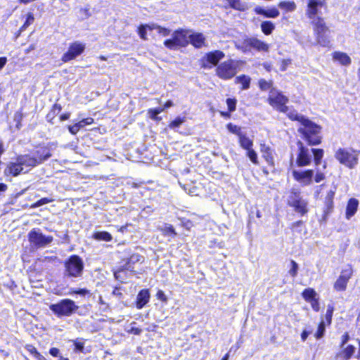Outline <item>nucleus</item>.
<instances>
[{
    "label": "nucleus",
    "mask_w": 360,
    "mask_h": 360,
    "mask_svg": "<svg viewBox=\"0 0 360 360\" xmlns=\"http://www.w3.org/2000/svg\"><path fill=\"white\" fill-rule=\"evenodd\" d=\"M46 148H40L32 156L25 155L19 156L15 162L10 163L5 169L7 176H15L20 173H27L32 167L41 163L51 157Z\"/></svg>",
    "instance_id": "1"
},
{
    "label": "nucleus",
    "mask_w": 360,
    "mask_h": 360,
    "mask_svg": "<svg viewBox=\"0 0 360 360\" xmlns=\"http://www.w3.org/2000/svg\"><path fill=\"white\" fill-rule=\"evenodd\" d=\"M321 128L319 126L306 119L298 131L303 134L304 138L309 145H318L321 143Z\"/></svg>",
    "instance_id": "2"
},
{
    "label": "nucleus",
    "mask_w": 360,
    "mask_h": 360,
    "mask_svg": "<svg viewBox=\"0 0 360 360\" xmlns=\"http://www.w3.org/2000/svg\"><path fill=\"white\" fill-rule=\"evenodd\" d=\"M311 23L313 26L317 44L324 47L328 46L330 44V40L327 34L328 27L326 26L324 19L321 17H317L311 20Z\"/></svg>",
    "instance_id": "3"
},
{
    "label": "nucleus",
    "mask_w": 360,
    "mask_h": 360,
    "mask_svg": "<svg viewBox=\"0 0 360 360\" xmlns=\"http://www.w3.org/2000/svg\"><path fill=\"white\" fill-rule=\"evenodd\" d=\"M239 63V61L233 59L224 61L217 67L216 75L222 79H230L237 74Z\"/></svg>",
    "instance_id": "4"
},
{
    "label": "nucleus",
    "mask_w": 360,
    "mask_h": 360,
    "mask_svg": "<svg viewBox=\"0 0 360 360\" xmlns=\"http://www.w3.org/2000/svg\"><path fill=\"white\" fill-rule=\"evenodd\" d=\"M189 30L179 29L175 30L172 34V38L164 41V45L171 49L174 50L179 47H184L188 43Z\"/></svg>",
    "instance_id": "5"
},
{
    "label": "nucleus",
    "mask_w": 360,
    "mask_h": 360,
    "mask_svg": "<svg viewBox=\"0 0 360 360\" xmlns=\"http://www.w3.org/2000/svg\"><path fill=\"white\" fill-rule=\"evenodd\" d=\"M335 158L342 165L354 168L358 164L359 152L347 148H339L335 153Z\"/></svg>",
    "instance_id": "6"
},
{
    "label": "nucleus",
    "mask_w": 360,
    "mask_h": 360,
    "mask_svg": "<svg viewBox=\"0 0 360 360\" xmlns=\"http://www.w3.org/2000/svg\"><path fill=\"white\" fill-rule=\"evenodd\" d=\"M78 307L70 299H64L50 306V309L58 316H69L75 313Z\"/></svg>",
    "instance_id": "7"
},
{
    "label": "nucleus",
    "mask_w": 360,
    "mask_h": 360,
    "mask_svg": "<svg viewBox=\"0 0 360 360\" xmlns=\"http://www.w3.org/2000/svg\"><path fill=\"white\" fill-rule=\"evenodd\" d=\"M268 101L272 107L280 112H287L289 110L288 107L285 105L288 101V98L275 89L271 90Z\"/></svg>",
    "instance_id": "8"
},
{
    "label": "nucleus",
    "mask_w": 360,
    "mask_h": 360,
    "mask_svg": "<svg viewBox=\"0 0 360 360\" xmlns=\"http://www.w3.org/2000/svg\"><path fill=\"white\" fill-rule=\"evenodd\" d=\"M288 205L294 208V210L301 215L307 212V202L300 195V193L292 191L288 198Z\"/></svg>",
    "instance_id": "9"
},
{
    "label": "nucleus",
    "mask_w": 360,
    "mask_h": 360,
    "mask_svg": "<svg viewBox=\"0 0 360 360\" xmlns=\"http://www.w3.org/2000/svg\"><path fill=\"white\" fill-rule=\"evenodd\" d=\"M83 262L82 259L77 256L72 255L65 262V269L68 275L77 277L81 275L83 270Z\"/></svg>",
    "instance_id": "10"
},
{
    "label": "nucleus",
    "mask_w": 360,
    "mask_h": 360,
    "mask_svg": "<svg viewBox=\"0 0 360 360\" xmlns=\"http://www.w3.org/2000/svg\"><path fill=\"white\" fill-rule=\"evenodd\" d=\"M326 6V0H307L306 15L310 20L319 17L320 9Z\"/></svg>",
    "instance_id": "11"
},
{
    "label": "nucleus",
    "mask_w": 360,
    "mask_h": 360,
    "mask_svg": "<svg viewBox=\"0 0 360 360\" xmlns=\"http://www.w3.org/2000/svg\"><path fill=\"white\" fill-rule=\"evenodd\" d=\"M298 153L296 158V164L299 167L309 165L311 162V150L304 146L301 141L297 142Z\"/></svg>",
    "instance_id": "12"
},
{
    "label": "nucleus",
    "mask_w": 360,
    "mask_h": 360,
    "mask_svg": "<svg viewBox=\"0 0 360 360\" xmlns=\"http://www.w3.org/2000/svg\"><path fill=\"white\" fill-rule=\"evenodd\" d=\"M85 45L81 42L75 41L71 44L68 51L63 54L62 60L65 63L73 60L79 56L84 50Z\"/></svg>",
    "instance_id": "13"
},
{
    "label": "nucleus",
    "mask_w": 360,
    "mask_h": 360,
    "mask_svg": "<svg viewBox=\"0 0 360 360\" xmlns=\"http://www.w3.org/2000/svg\"><path fill=\"white\" fill-rule=\"evenodd\" d=\"M53 238L46 236L39 231L32 230L29 233L30 242L37 247H43L51 243Z\"/></svg>",
    "instance_id": "14"
},
{
    "label": "nucleus",
    "mask_w": 360,
    "mask_h": 360,
    "mask_svg": "<svg viewBox=\"0 0 360 360\" xmlns=\"http://www.w3.org/2000/svg\"><path fill=\"white\" fill-rule=\"evenodd\" d=\"M352 274L351 268H347L342 271L341 274L334 284V288L338 291H342L346 289L347 284Z\"/></svg>",
    "instance_id": "15"
},
{
    "label": "nucleus",
    "mask_w": 360,
    "mask_h": 360,
    "mask_svg": "<svg viewBox=\"0 0 360 360\" xmlns=\"http://www.w3.org/2000/svg\"><path fill=\"white\" fill-rule=\"evenodd\" d=\"M179 184L188 194L192 196L199 195L202 191L200 181H184L183 184L179 181Z\"/></svg>",
    "instance_id": "16"
},
{
    "label": "nucleus",
    "mask_w": 360,
    "mask_h": 360,
    "mask_svg": "<svg viewBox=\"0 0 360 360\" xmlns=\"http://www.w3.org/2000/svg\"><path fill=\"white\" fill-rule=\"evenodd\" d=\"M225 56L224 52L221 51H214L213 52L207 53L205 58L203 62V66L207 68V65L206 63H210L212 65H217L220 60H221Z\"/></svg>",
    "instance_id": "17"
},
{
    "label": "nucleus",
    "mask_w": 360,
    "mask_h": 360,
    "mask_svg": "<svg viewBox=\"0 0 360 360\" xmlns=\"http://www.w3.org/2000/svg\"><path fill=\"white\" fill-rule=\"evenodd\" d=\"M251 50L254 49L259 52H269L270 46L269 44L256 38L251 37Z\"/></svg>",
    "instance_id": "18"
},
{
    "label": "nucleus",
    "mask_w": 360,
    "mask_h": 360,
    "mask_svg": "<svg viewBox=\"0 0 360 360\" xmlns=\"http://www.w3.org/2000/svg\"><path fill=\"white\" fill-rule=\"evenodd\" d=\"M189 42L196 48H201L205 46V38L202 33H191L189 31Z\"/></svg>",
    "instance_id": "19"
},
{
    "label": "nucleus",
    "mask_w": 360,
    "mask_h": 360,
    "mask_svg": "<svg viewBox=\"0 0 360 360\" xmlns=\"http://www.w3.org/2000/svg\"><path fill=\"white\" fill-rule=\"evenodd\" d=\"M255 12L257 14L263 15L266 18H276L279 15V11L276 8H264L261 6H256Z\"/></svg>",
    "instance_id": "20"
},
{
    "label": "nucleus",
    "mask_w": 360,
    "mask_h": 360,
    "mask_svg": "<svg viewBox=\"0 0 360 360\" xmlns=\"http://www.w3.org/2000/svg\"><path fill=\"white\" fill-rule=\"evenodd\" d=\"M250 41L251 37L237 39L234 41L235 47L243 53L250 52L251 51Z\"/></svg>",
    "instance_id": "21"
},
{
    "label": "nucleus",
    "mask_w": 360,
    "mask_h": 360,
    "mask_svg": "<svg viewBox=\"0 0 360 360\" xmlns=\"http://www.w3.org/2000/svg\"><path fill=\"white\" fill-rule=\"evenodd\" d=\"M359 207V201L355 198H350L346 207L345 217L347 219H351L356 212Z\"/></svg>",
    "instance_id": "22"
},
{
    "label": "nucleus",
    "mask_w": 360,
    "mask_h": 360,
    "mask_svg": "<svg viewBox=\"0 0 360 360\" xmlns=\"http://www.w3.org/2000/svg\"><path fill=\"white\" fill-rule=\"evenodd\" d=\"M150 299V293L148 290H141L136 297V307L142 309L148 302Z\"/></svg>",
    "instance_id": "23"
},
{
    "label": "nucleus",
    "mask_w": 360,
    "mask_h": 360,
    "mask_svg": "<svg viewBox=\"0 0 360 360\" xmlns=\"http://www.w3.org/2000/svg\"><path fill=\"white\" fill-rule=\"evenodd\" d=\"M314 171L312 169L307 170H294L293 176L296 180H311L314 176Z\"/></svg>",
    "instance_id": "24"
},
{
    "label": "nucleus",
    "mask_w": 360,
    "mask_h": 360,
    "mask_svg": "<svg viewBox=\"0 0 360 360\" xmlns=\"http://www.w3.org/2000/svg\"><path fill=\"white\" fill-rule=\"evenodd\" d=\"M260 151L262 154L263 158L266 160L269 165H274V155L273 150L271 148L264 143L260 145Z\"/></svg>",
    "instance_id": "25"
},
{
    "label": "nucleus",
    "mask_w": 360,
    "mask_h": 360,
    "mask_svg": "<svg viewBox=\"0 0 360 360\" xmlns=\"http://www.w3.org/2000/svg\"><path fill=\"white\" fill-rule=\"evenodd\" d=\"M355 350L356 348L354 346L348 345L337 354V357L342 360H348L354 354Z\"/></svg>",
    "instance_id": "26"
},
{
    "label": "nucleus",
    "mask_w": 360,
    "mask_h": 360,
    "mask_svg": "<svg viewBox=\"0 0 360 360\" xmlns=\"http://www.w3.org/2000/svg\"><path fill=\"white\" fill-rule=\"evenodd\" d=\"M333 60L338 61L342 65H349L351 63L349 56L343 52L336 51L333 55Z\"/></svg>",
    "instance_id": "27"
},
{
    "label": "nucleus",
    "mask_w": 360,
    "mask_h": 360,
    "mask_svg": "<svg viewBox=\"0 0 360 360\" xmlns=\"http://www.w3.org/2000/svg\"><path fill=\"white\" fill-rule=\"evenodd\" d=\"M143 261V258L142 256L138 254L132 255L128 262L125 264L124 269L126 270L134 271V267L132 266V264H134L137 262H142Z\"/></svg>",
    "instance_id": "28"
},
{
    "label": "nucleus",
    "mask_w": 360,
    "mask_h": 360,
    "mask_svg": "<svg viewBox=\"0 0 360 360\" xmlns=\"http://www.w3.org/2000/svg\"><path fill=\"white\" fill-rule=\"evenodd\" d=\"M251 79L249 76L243 75L236 78V83L242 86L241 89L245 90L250 88Z\"/></svg>",
    "instance_id": "29"
},
{
    "label": "nucleus",
    "mask_w": 360,
    "mask_h": 360,
    "mask_svg": "<svg viewBox=\"0 0 360 360\" xmlns=\"http://www.w3.org/2000/svg\"><path fill=\"white\" fill-rule=\"evenodd\" d=\"M240 146L245 150L251 149L253 146V141L247 137L245 135L242 134L239 138Z\"/></svg>",
    "instance_id": "30"
},
{
    "label": "nucleus",
    "mask_w": 360,
    "mask_h": 360,
    "mask_svg": "<svg viewBox=\"0 0 360 360\" xmlns=\"http://www.w3.org/2000/svg\"><path fill=\"white\" fill-rule=\"evenodd\" d=\"M150 29H153V30H156L157 32L162 37H167L170 34V30L161 27L160 25H158L157 24H151V26L150 27Z\"/></svg>",
    "instance_id": "31"
},
{
    "label": "nucleus",
    "mask_w": 360,
    "mask_h": 360,
    "mask_svg": "<svg viewBox=\"0 0 360 360\" xmlns=\"http://www.w3.org/2000/svg\"><path fill=\"white\" fill-rule=\"evenodd\" d=\"M151 25H141L138 28V33L139 37L143 40H147V31H153V29H150V27Z\"/></svg>",
    "instance_id": "32"
},
{
    "label": "nucleus",
    "mask_w": 360,
    "mask_h": 360,
    "mask_svg": "<svg viewBox=\"0 0 360 360\" xmlns=\"http://www.w3.org/2000/svg\"><path fill=\"white\" fill-rule=\"evenodd\" d=\"M274 28V25L270 21H264L261 24L262 31L266 35L270 34Z\"/></svg>",
    "instance_id": "33"
},
{
    "label": "nucleus",
    "mask_w": 360,
    "mask_h": 360,
    "mask_svg": "<svg viewBox=\"0 0 360 360\" xmlns=\"http://www.w3.org/2000/svg\"><path fill=\"white\" fill-rule=\"evenodd\" d=\"M229 6L236 10L244 11L246 8V5L240 0H227Z\"/></svg>",
    "instance_id": "34"
},
{
    "label": "nucleus",
    "mask_w": 360,
    "mask_h": 360,
    "mask_svg": "<svg viewBox=\"0 0 360 360\" xmlns=\"http://www.w3.org/2000/svg\"><path fill=\"white\" fill-rule=\"evenodd\" d=\"M288 117L292 120H297L302 124V122L307 119L303 115L297 113L296 110H292L288 112Z\"/></svg>",
    "instance_id": "35"
},
{
    "label": "nucleus",
    "mask_w": 360,
    "mask_h": 360,
    "mask_svg": "<svg viewBox=\"0 0 360 360\" xmlns=\"http://www.w3.org/2000/svg\"><path fill=\"white\" fill-rule=\"evenodd\" d=\"M316 295L317 294L316 291L312 288L305 289L302 292L303 298L307 302H309L311 300L316 298Z\"/></svg>",
    "instance_id": "36"
},
{
    "label": "nucleus",
    "mask_w": 360,
    "mask_h": 360,
    "mask_svg": "<svg viewBox=\"0 0 360 360\" xmlns=\"http://www.w3.org/2000/svg\"><path fill=\"white\" fill-rule=\"evenodd\" d=\"M94 238L98 240L110 241L112 240L111 235L106 231H101L94 233Z\"/></svg>",
    "instance_id": "37"
},
{
    "label": "nucleus",
    "mask_w": 360,
    "mask_h": 360,
    "mask_svg": "<svg viewBox=\"0 0 360 360\" xmlns=\"http://www.w3.org/2000/svg\"><path fill=\"white\" fill-rule=\"evenodd\" d=\"M312 153L316 165H319L323 156V150L322 149L313 148L311 150V154Z\"/></svg>",
    "instance_id": "38"
},
{
    "label": "nucleus",
    "mask_w": 360,
    "mask_h": 360,
    "mask_svg": "<svg viewBox=\"0 0 360 360\" xmlns=\"http://www.w3.org/2000/svg\"><path fill=\"white\" fill-rule=\"evenodd\" d=\"M278 6L281 8L285 9L287 11H293L296 8V5L293 1H281Z\"/></svg>",
    "instance_id": "39"
},
{
    "label": "nucleus",
    "mask_w": 360,
    "mask_h": 360,
    "mask_svg": "<svg viewBox=\"0 0 360 360\" xmlns=\"http://www.w3.org/2000/svg\"><path fill=\"white\" fill-rule=\"evenodd\" d=\"M26 349L32 354L34 355V356L38 360H46V358L42 356L39 352H38V351L37 350V349L32 346V345H27L26 347Z\"/></svg>",
    "instance_id": "40"
},
{
    "label": "nucleus",
    "mask_w": 360,
    "mask_h": 360,
    "mask_svg": "<svg viewBox=\"0 0 360 360\" xmlns=\"http://www.w3.org/2000/svg\"><path fill=\"white\" fill-rule=\"evenodd\" d=\"M325 328H326V323H325V321L323 320H322L320 322V323L318 326L317 331L315 333V337L316 339H320V338H323V336L324 335V333H325Z\"/></svg>",
    "instance_id": "41"
},
{
    "label": "nucleus",
    "mask_w": 360,
    "mask_h": 360,
    "mask_svg": "<svg viewBox=\"0 0 360 360\" xmlns=\"http://www.w3.org/2000/svg\"><path fill=\"white\" fill-rule=\"evenodd\" d=\"M226 128L229 132L237 135L238 136V138L243 134L240 132V127L237 125H234L231 123H229L226 125Z\"/></svg>",
    "instance_id": "42"
},
{
    "label": "nucleus",
    "mask_w": 360,
    "mask_h": 360,
    "mask_svg": "<svg viewBox=\"0 0 360 360\" xmlns=\"http://www.w3.org/2000/svg\"><path fill=\"white\" fill-rule=\"evenodd\" d=\"M34 15L31 13H29L27 15V19L25 22V23L22 25V26L20 28V31H23L27 29L28 26H30L31 24L34 22Z\"/></svg>",
    "instance_id": "43"
},
{
    "label": "nucleus",
    "mask_w": 360,
    "mask_h": 360,
    "mask_svg": "<svg viewBox=\"0 0 360 360\" xmlns=\"http://www.w3.org/2000/svg\"><path fill=\"white\" fill-rule=\"evenodd\" d=\"M246 155L250 158L251 162L254 164H257V154L252 148L251 149L246 150Z\"/></svg>",
    "instance_id": "44"
},
{
    "label": "nucleus",
    "mask_w": 360,
    "mask_h": 360,
    "mask_svg": "<svg viewBox=\"0 0 360 360\" xmlns=\"http://www.w3.org/2000/svg\"><path fill=\"white\" fill-rule=\"evenodd\" d=\"M185 122V117H178L174 120L170 122L169 124V127L171 129H175L178 127H179L181 124H182Z\"/></svg>",
    "instance_id": "45"
},
{
    "label": "nucleus",
    "mask_w": 360,
    "mask_h": 360,
    "mask_svg": "<svg viewBox=\"0 0 360 360\" xmlns=\"http://www.w3.org/2000/svg\"><path fill=\"white\" fill-rule=\"evenodd\" d=\"M161 231L165 236H175L176 234L174 228L171 225H165L163 228L161 229Z\"/></svg>",
    "instance_id": "46"
},
{
    "label": "nucleus",
    "mask_w": 360,
    "mask_h": 360,
    "mask_svg": "<svg viewBox=\"0 0 360 360\" xmlns=\"http://www.w3.org/2000/svg\"><path fill=\"white\" fill-rule=\"evenodd\" d=\"M52 201H53V199H51V198H44L40 199L39 200H38L37 202H36L33 205H32L31 207L32 208L38 207H40V206H41L43 205L47 204L49 202H51Z\"/></svg>",
    "instance_id": "47"
},
{
    "label": "nucleus",
    "mask_w": 360,
    "mask_h": 360,
    "mask_svg": "<svg viewBox=\"0 0 360 360\" xmlns=\"http://www.w3.org/2000/svg\"><path fill=\"white\" fill-rule=\"evenodd\" d=\"M94 122V119L91 117H87L77 122L79 129L84 127L86 125L91 124Z\"/></svg>",
    "instance_id": "48"
},
{
    "label": "nucleus",
    "mask_w": 360,
    "mask_h": 360,
    "mask_svg": "<svg viewBox=\"0 0 360 360\" xmlns=\"http://www.w3.org/2000/svg\"><path fill=\"white\" fill-rule=\"evenodd\" d=\"M290 264L291 268L289 270V274L292 277H295L297 274L298 264L294 260H291Z\"/></svg>",
    "instance_id": "49"
},
{
    "label": "nucleus",
    "mask_w": 360,
    "mask_h": 360,
    "mask_svg": "<svg viewBox=\"0 0 360 360\" xmlns=\"http://www.w3.org/2000/svg\"><path fill=\"white\" fill-rule=\"evenodd\" d=\"M259 85L261 89L266 91L271 88V83L264 79H260L259 82Z\"/></svg>",
    "instance_id": "50"
},
{
    "label": "nucleus",
    "mask_w": 360,
    "mask_h": 360,
    "mask_svg": "<svg viewBox=\"0 0 360 360\" xmlns=\"http://www.w3.org/2000/svg\"><path fill=\"white\" fill-rule=\"evenodd\" d=\"M226 104L230 112H233L236 110V100L232 98H228L226 100Z\"/></svg>",
    "instance_id": "51"
},
{
    "label": "nucleus",
    "mask_w": 360,
    "mask_h": 360,
    "mask_svg": "<svg viewBox=\"0 0 360 360\" xmlns=\"http://www.w3.org/2000/svg\"><path fill=\"white\" fill-rule=\"evenodd\" d=\"M158 112L155 109H149L148 110V117L153 120H160V117H158Z\"/></svg>",
    "instance_id": "52"
},
{
    "label": "nucleus",
    "mask_w": 360,
    "mask_h": 360,
    "mask_svg": "<svg viewBox=\"0 0 360 360\" xmlns=\"http://www.w3.org/2000/svg\"><path fill=\"white\" fill-rule=\"evenodd\" d=\"M156 297L158 300L164 302H167V297L166 296V295L165 294V292L161 290H159L158 292H157V294H156Z\"/></svg>",
    "instance_id": "53"
},
{
    "label": "nucleus",
    "mask_w": 360,
    "mask_h": 360,
    "mask_svg": "<svg viewBox=\"0 0 360 360\" xmlns=\"http://www.w3.org/2000/svg\"><path fill=\"white\" fill-rule=\"evenodd\" d=\"M309 302L311 303V306L314 311H318L319 310V303L316 297L311 300Z\"/></svg>",
    "instance_id": "54"
},
{
    "label": "nucleus",
    "mask_w": 360,
    "mask_h": 360,
    "mask_svg": "<svg viewBox=\"0 0 360 360\" xmlns=\"http://www.w3.org/2000/svg\"><path fill=\"white\" fill-rule=\"evenodd\" d=\"M68 129L72 134H76L80 130L77 123L69 126Z\"/></svg>",
    "instance_id": "55"
},
{
    "label": "nucleus",
    "mask_w": 360,
    "mask_h": 360,
    "mask_svg": "<svg viewBox=\"0 0 360 360\" xmlns=\"http://www.w3.org/2000/svg\"><path fill=\"white\" fill-rule=\"evenodd\" d=\"M291 63V60L290 59H284L281 62V70L282 71H285L287 67Z\"/></svg>",
    "instance_id": "56"
},
{
    "label": "nucleus",
    "mask_w": 360,
    "mask_h": 360,
    "mask_svg": "<svg viewBox=\"0 0 360 360\" xmlns=\"http://www.w3.org/2000/svg\"><path fill=\"white\" fill-rule=\"evenodd\" d=\"M89 291L86 289H79L78 290H73L70 292V294H78L80 295H86V294H89Z\"/></svg>",
    "instance_id": "57"
},
{
    "label": "nucleus",
    "mask_w": 360,
    "mask_h": 360,
    "mask_svg": "<svg viewBox=\"0 0 360 360\" xmlns=\"http://www.w3.org/2000/svg\"><path fill=\"white\" fill-rule=\"evenodd\" d=\"M349 337L348 333H345L342 336V341H341V345H340L341 348L344 347V345L347 342V341L349 340Z\"/></svg>",
    "instance_id": "58"
},
{
    "label": "nucleus",
    "mask_w": 360,
    "mask_h": 360,
    "mask_svg": "<svg viewBox=\"0 0 360 360\" xmlns=\"http://www.w3.org/2000/svg\"><path fill=\"white\" fill-rule=\"evenodd\" d=\"M129 332L134 335H139L141 333V329L136 327H131Z\"/></svg>",
    "instance_id": "59"
},
{
    "label": "nucleus",
    "mask_w": 360,
    "mask_h": 360,
    "mask_svg": "<svg viewBox=\"0 0 360 360\" xmlns=\"http://www.w3.org/2000/svg\"><path fill=\"white\" fill-rule=\"evenodd\" d=\"M311 333V331H307L306 330H304L303 332L301 334V339L303 342H304L307 338H308L309 335Z\"/></svg>",
    "instance_id": "60"
},
{
    "label": "nucleus",
    "mask_w": 360,
    "mask_h": 360,
    "mask_svg": "<svg viewBox=\"0 0 360 360\" xmlns=\"http://www.w3.org/2000/svg\"><path fill=\"white\" fill-rule=\"evenodd\" d=\"M59 352H60L59 349H57V348H56V347H53V348H51V349H50V351H49V353H50L52 356H58V354H59Z\"/></svg>",
    "instance_id": "61"
},
{
    "label": "nucleus",
    "mask_w": 360,
    "mask_h": 360,
    "mask_svg": "<svg viewBox=\"0 0 360 360\" xmlns=\"http://www.w3.org/2000/svg\"><path fill=\"white\" fill-rule=\"evenodd\" d=\"M75 349L82 352L84 349V344L82 342H75Z\"/></svg>",
    "instance_id": "62"
},
{
    "label": "nucleus",
    "mask_w": 360,
    "mask_h": 360,
    "mask_svg": "<svg viewBox=\"0 0 360 360\" xmlns=\"http://www.w3.org/2000/svg\"><path fill=\"white\" fill-rule=\"evenodd\" d=\"M7 62V58L6 57H1L0 58V70H1L4 66L6 65Z\"/></svg>",
    "instance_id": "63"
},
{
    "label": "nucleus",
    "mask_w": 360,
    "mask_h": 360,
    "mask_svg": "<svg viewBox=\"0 0 360 360\" xmlns=\"http://www.w3.org/2000/svg\"><path fill=\"white\" fill-rule=\"evenodd\" d=\"M326 320H327L328 324H330V321H331V318H332V311H329V310L327 311L326 314Z\"/></svg>",
    "instance_id": "64"
}]
</instances>
